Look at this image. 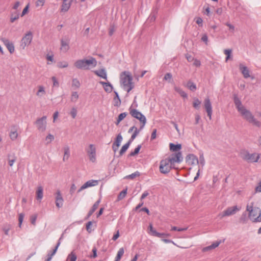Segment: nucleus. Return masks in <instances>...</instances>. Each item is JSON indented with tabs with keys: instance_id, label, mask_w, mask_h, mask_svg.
<instances>
[{
	"instance_id": "obj_1",
	"label": "nucleus",
	"mask_w": 261,
	"mask_h": 261,
	"mask_svg": "<svg viewBox=\"0 0 261 261\" xmlns=\"http://www.w3.org/2000/svg\"><path fill=\"white\" fill-rule=\"evenodd\" d=\"M181 152L178 151L171 156L161 161L159 166L160 172L164 174L168 173L172 168H174L175 163H180L182 161Z\"/></svg>"
},
{
	"instance_id": "obj_2",
	"label": "nucleus",
	"mask_w": 261,
	"mask_h": 261,
	"mask_svg": "<svg viewBox=\"0 0 261 261\" xmlns=\"http://www.w3.org/2000/svg\"><path fill=\"white\" fill-rule=\"evenodd\" d=\"M234 102L237 110L244 119L256 127H260L261 126V122L256 119L252 113L242 105L240 99L237 96L234 97Z\"/></svg>"
},
{
	"instance_id": "obj_3",
	"label": "nucleus",
	"mask_w": 261,
	"mask_h": 261,
	"mask_svg": "<svg viewBox=\"0 0 261 261\" xmlns=\"http://www.w3.org/2000/svg\"><path fill=\"white\" fill-rule=\"evenodd\" d=\"M254 202H252L246 206V211L248 212V217L253 222H261V209L253 206Z\"/></svg>"
},
{
	"instance_id": "obj_4",
	"label": "nucleus",
	"mask_w": 261,
	"mask_h": 261,
	"mask_svg": "<svg viewBox=\"0 0 261 261\" xmlns=\"http://www.w3.org/2000/svg\"><path fill=\"white\" fill-rule=\"evenodd\" d=\"M120 79L121 84L127 92L134 88V86L132 82L133 77L129 72L126 71L122 72L120 74Z\"/></svg>"
},
{
	"instance_id": "obj_5",
	"label": "nucleus",
	"mask_w": 261,
	"mask_h": 261,
	"mask_svg": "<svg viewBox=\"0 0 261 261\" xmlns=\"http://www.w3.org/2000/svg\"><path fill=\"white\" fill-rule=\"evenodd\" d=\"M97 65L95 59L91 58L89 60L82 59L76 61L74 64V66L79 69L88 70L90 67H94Z\"/></svg>"
},
{
	"instance_id": "obj_6",
	"label": "nucleus",
	"mask_w": 261,
	"mask_h": 261,
	"mask_svg": "<svg viewBox=\"0 0 261 261\" xmlns=\"http://www.w3.org/2000/svg\"><path fill=\"white\" fill-rule=\"evenodd\" d=\"M242 158L248 163L257 162L260 158V154L256 153H250L248 151L242 153Z\"/></svg>"
},
{
	"instance_id": "obj_7",
	"label": "nucleus",
	"mask_w": 261,
	"mask_h": 261,
	"mask_svg": "<svg viewBox=\"0 0 261 261\" xmlns=\"http://www.w3.org/2000/svg\"><path fill=\"white\" fill-rule=\"evenodd\" d=\"M85 151L89 157V160L92 163H95L96 161V150L95 145L89 144L85 148Z\"/></svg>"
},
{
	"instance_id": "obj_8",
	"label": "nucleus",
	"mask_w": 261,
	"mask_h": 261,
	"mask_svg": "<svg viewBox=\"0 0 261 261\" xmlns=\"http://www.w3.org/2000/svg\"><path fill=\"white\" fill-rule=\"evenodd\" d=\"M33 39V34L31 31L28 32L22 37L20 41V46L24 49L27 46H29Z\"/></svg>"
},
{
	"instance_id": "obj_9",
	"label": "nucleus",
	"mask_w": 261,
	"mask_h": 261,
	"mask_svg": "<svg viewBox=\"0 0 261 261\" xmlns=\"http://www.w3.org/2000/svg\"><path fill=\"white\" fill-rule=\"evenodd\" d=\"M46 116H44L40 118H38L35 122V124L37 129L41 132H43L46 128Z\"/></svg>"
},
{
	"instance_id": "obj_10",
	"label": "nucleus",
	"mask_w": 261,
	"mask_h": 261,
	"mask_svg": "<svg viewBox=\"0 0 261 261\" xmlns=\"http://www.w3.org/2000/svg\"><path fill=\"white\" fill-rule=\"evenodd\" d=\"M129 114L132 117L138 119L139 121L145 119V116L137 109L133 108V105L128 109Z\"/></svg>"
},
{
	"instance_id": "obj_11",
	"label": "nucleus",
	"mask_w": 261,
	"mask_h": 261,
	"mask_svg": "<svg viewBox=\"0 0 261 261\" xmlns=\"http://www.w3.org/2000/svg\"><path fill=\"white\" fill-rule=\"evenodd\" d=\"M241 207H238L236 205L232 207H229L224 211L220 216H221V218L226 216H229L234 214L237 212L239 211Z\"/></svg>"
},
{
	"instance_id": "obj_12",
	"label": "nucleus",
	"mask_w": 261,
	"mask_h": 261,
	"mask_svg": "<svg viewBox=\"0 0 261 261\" xmlns=\"http://www.w3.org/2000/svg\"><path fill=\"white\" fill-rule=\"evenodd\" d=\"M204 106L207 113V116L209 117V119L211 120L212 119L213 110L212 104L208 98L205 99L204 101Z\"/></svg>"
},
{
	"instance_id": "obj_13",
	"label": "nucleus",
	"mask_w": 261,
	"mask_h": 261,
	"mask_svg": "<svg viewBox=\"0 0 261 261\" xmlns=\"http://www.w3.org/2000/svg\"><path fill=\"white\" fill-rule=\"evenodd\" d=\"M99 181L97 180L91 179L86 182L77 191V193H80L82 190L91 187L97 186L98 184Z\"/></svg>"
},
{
	"instance_id": "obj_14",
	"label": "nucleus",
	"mask_w": 261,
	"mask_h": 261,
	"mask_svg": "<svg viewBox=\"0 0 261 261\" xmlns=\"http://www.w3.org/2000/svg\"><path fill=\"white\" fill-rule=\"evenodd\" d=\"M186 162L189 165H194L198 163V160L195 155L190 154L187 156Z\"/></svg>"
},
{
	"instance_id": "obj_15",
	"label": "nucleus",
	"mask_w": 261,
	"mask_h": 261,
	"mask_svg": "<svg viewBox=\"0 0 261 261\" xmlns=\"http://www.w3.org/2000/svg\"><path fill=\"white\" fill-rule=\"evenodd\" d=\"M57 196L56 198V205L58 207L60 208L63 206V199L62 195L59 191L57 192Z\"/></svg>"
},
{
	"instance_id": "obj_16",
	"label": "nucleus",
	"mask_w": 261,
	"mask_h": 261,
	"mask_svg": "<svg viewBox=\"0 0 261 261\" xmlns=\"http://www.w3.org/2000/svg\"><path fill=\"white\" fill-rule=\"evenodd\" d=\"M239 69L245 79L250 77V72L246 66H244L242 64H240L239 65Z\"/></svg>"
},
{
	"instance_id": "obj_17",
	"label": "nucleus",
	"mask_w": 261,
	"mask_h": 261,
	"mask_svg": "<svg viewBox=\"0 0 261 261\" xmlns=\"http://www.w3.org/2000/svg\"><path fill=\"white\" fill-rule=\"evenodd\" d=\"M69 49V40H61V48L60 49L64 53L67 52Z\"/></svg>"
},
{
	"instance_id": "obj_18",
	"label": "nucleus",
	"mask_w": 261,
	"mask_h": 261,
	"mask_svg": "<svg viewBox=\"0 0 261 261\" xmlns=\"http://www.w3.org/2000/svg\"><path fill=\"white\" fill-rule=\"evenodd\" d=\"M64 151V155L63 158V161L64 162L67 161L70 155V148L69 146L66 145L63 148Z\"/></svg>"
},
{
	"instance_id": "obj_19",
	"label": "nucleus",
	"mask_w": 261,
	"mask_h": 261,
	"mask_svg": "<svg viewBox=\"0 0 261 261\" xmlns=\"http://www.w3.org/2000/svg\"><path fill=\"white\" fill-rule=\"evenodd\" d=\"M220 244V241H216L214 242L212 245L206 246L205 247H204L202 251V252H207L210 250H211L212 249H214L217 247Z\"/></svg>"
},
{
	"instance_id": "obj_20",
	"label": "nucleus",
	"mask_w": 261,
	"mask_h": 261,
	"mask_svg": "<svg viewBox=\"0 0 261 261\" xmlns=\"http://www.w3.org/2000/svg\"><path fill=\"white\" fill-rule=\"evenodd\" d=\"M99 83L103 86V87L106 92L108 93H111L112 91L113 87L110 83H106L100 81Z\"/></svg>"
},
{
	"instance_id": "obj_21",
	"label": "nucleus",
	"mask_w": 261,
	"mask_h": 261,
	"mask_svg": "<svg viewBox=\"0 0 261 261\" xmlns=\"http://www.w3.org/2000/svg\"><path fill=\"white\" fill-rule=\"evenodd\" d=\"M71 6V2L68 0H63V4L61 6V11L67 12L70 8Z\"/></svg>"
},
{
	"instance_id": "obj_22",
	"label": "nucleus",
	"mask_w": 261,
	"mask_h": 261,
	"mask_svg": "<svg viewBox=\"0 0 261 261\" xmlns=\"http://www.w3.org/2000/svg\"><path fill=\"white\" fill-rule=\"evenodd\" d=\"M94 73L98 76L105 80H107V72L105 69H100L99 70H96L94 71Z\"/></svg>"
},
{
	"instance_id": "obj_23",
	"label": "nucleus",
	"mask_w": 261,
	"mask_h": 261,
	"mask_svg": "<svg viewBox=\"0 0 261 261\" xmlns=\"http://www.w3.org/2000/svg\"><path fill=\"white\" fill-rule=\"evenodd\" d=\"M9 137L12 141L15 140L17 139L18 137V133L17 132V129L15 126H14L11 129L9 134Z\"/></svg>"
},
{
	"instance_id": "obj_24",
	"label": "nucleus",
	"mask_w": 261,
	"mask_h": 261,
	"mask_svg": "<svg viewBox=\"0 0 261 261\" xmlns=\"http://www.w3.org/2000/svg\"><path fill=\"white\" fill-rule=\"evenodd\" d=\"M149 229L150 231V233L151 235L157 237L159 238L162 237L163 234H161L160 232H158L153 227L152 225L151 224H149Z\"/></svg>"
},
{
	"instance_id": "obj_25",
	"label": "nucleus",
	"mask_w": 261,
	"mask_h": 261,
	"mask_svg": "<svg viewBox=\"0 0 261 261\" xmlns=\"http://www.w3.org/2000/svg\"><path fill=\"white\" fill-rule=\"evenodd\" d=\"M100 202V200H98L96 202H95V203L92 206V208L89 211V212L88 214L87 218H89L93 214V213L95 212V211L97 208Z\"/></svg>"
},
{
	"instance_id": "obj_26",
	"label": "nucleus",
	"mask_w": 261,
	"mask_h": 261,
	"mask_svg": "<svg viewBox=\"0 0 261 261\" xmlns=\"http://www.w3.org/2000/svg\"><path fill=\"white\" fill-rule=\"evenodd\" d=\"M43 188L41 186H39L37 188L36 191V198L37 200L41 201L43 196Z\"/></svg>"
},
{
	"instance_id": "obj_27",
	"label": "nucleus",
	"mask_w": 261,
	"mask_h": 261,
	"mask_svg": "<svg viewBox=\"0 0 261 261\" xmlns=\"http://www.w3.org/2000/svg\"><path fill=\"white\" fill-rule=\"evenodd\" d=\"M38 90L36 93V95L39 97H42L46 94L45 88L43 86H39L38 87Z\"/></svg>"
},
{
	"instance_id": "obj_28",
	"label": "nucleus",
	"mask_w": 261,
	"mask_h": 261,
	"mask_svg": "<svg viewBox=\"0 0 261 261\" xmlns=\"http://www.w3.org/2000/svg\"><path fill=\"white\" fill-rule=\"evenodd\" d=\"M170 149L172 151H179L181 148V145L180 144H174L172 143H170L169 144Z\"/></svg>"
},
{
	"instance_id": "obj_29",
	"label": "nucleus",
	"mask_w": 261,
	"mask_h": 261,
	"mask_svg": "<svg viewBox=\"0 0 261 261\" xmlns=\"http://www.w3.org/2000/svg\"><path fill=\"white\" fill-rule=\"evenodd\" d=\"M174 89L176 92L179 93L181 97L184 98L187 97V93L184 91H183L182 89L180 87L177 86H174Z\"/></svg>"
},
{
	"instance_id": "obj_30",
	"label": "nucleus",
	"mask_w": 261,
	"mask_h": 261,
	"mask_svg": "<svg viewBox=\"0 0 261 261\" xmlns=\"http://www.w3.org/2000/svg\"><path fill=\"white\" fill-rule=\"evenodd\" d=\"M130 141H128L127 143H126V144H125L121 148V149H120V152H119V154L120 155H122L124 152H126V151L127 150V149L128 148L130 144Z\"/></svg>"
},
{
	"instance_id": "obj_31",
	"label": "nucleus",
	"mask_w": 261,
	"mask_h": 261,
	"mask_svg": "<svg viewBox=\"0 0 261 261\" xmlns=\"http://www.w3.org/2000/svg\"><path fill=\"white\" fill-rule=\"evenodd\" d=\"M127 115V113L126 112H124L118 115L117 121L115 123L116 124L118 125L119 124V123L126 117Z\"/></svg>"
},
{
	"instance_id": "obj_32",
	"label": "nucleus",
	"mask_w": 261,
	"mask_h": 261,
	"mask_svg": "<svg viewBox=\"0 0 261 261\" xmlns=\"http://www.w3.org/2000/svg\"><path fill=\"white\" fill-rule=\"evenodd\" d=\"M77 256L75 253L74 251L71 252L67 257V261H76Z\"/></svg>"
},
{
	"instance_id": "obj_33",
	"label": "nucleus",
	"mask_w": 261,
	"mask_h": 261,
	"mask_svg": "<svg viewBox=\"0 0 261 261\" xmlns=\"http://www.w3.org/2000/svg\"><path fill=\"white\" fill-rule=\"evenodd\" d=\"M124 250L123 248H120L117 252L115 261H119L121 259L123 255L124 254Z\"/></svg>"
},
{
	"instance_id": "obj_34",
	"label": "nucleus",
	"mask_w": 261,
	"mask_h": 261,
	"mask_svg": "<svg viewBox=\"0 0 261 261\" xmlns=\"http://www.w3.org/2000/svg\"><path fill=\"white\" fill-rule=\"evenodd\" d=\"M186 86L192 91H195L196 90V85L190 81L188 82Z\"/></svg>"
},
{
	"instance_id": "obj_35",
	"label": "nucleus",
	"mask_w": 261,
	"mask_h": 261,
	"mask_svg": "<svg viewBox=\"0 0 261 261\" xmlns=\"http://www.w3.org/2000/svg\"><path fill=\"white\" fill-rule=\"evenodd\" d=\"M114 93L115 94V97L114 98V100L115 102L114 106L118 107L120 105L121 100H120V99L119 98V95H118V93H117V92L114 91Z\"/></svg>"
},
{
	"instance_id": "obj_36",
	"label": "nucleus",
	"mask_w": 261,
	"mask_h": 261,
	"mask_svg": "<svg viewBox=\"0 0 261 261\" xmlns=\"http://www.w3.org/2000/svg\"><path fill=\"white\" fill-rule=\"evenodd\" d=\"M16 157L14 154L8 155V163L10 166L12 167L16 161Z\"/></svg>"
},
{
	"instance_id": "obj_37",
	"label": "nucleus",
	"mask_w": 261,
	"mask_h": 261,
	"mask_svg": "<svg viewBox=\"0 0 261 261\" xmlns=\"http://www.w3.org/2000/svg\"><path fill=\"white\" fill-rule=\"evenodd\" d=\"M11 228V226L10 224L6 223L4 224L2 227L3 230L4 231L5 234L7 236L9 234V231Z\"/></svg>"
},
{
	"instance_id": "obj_38",
	"label": "nucleus",
	"mask_w": 261,
	"mask_h": 261,
	"mask_svg": "<svg viewBox=\"0 0 261 261\" xmlns=\"http://www.w3.org/2000/svg\"><path fill=\"white\" fill-rule=\"evenodd\" d=\"M127 194V188L122 190L118 195L117 200L119 201L124 198Z\"/></svg>"
},
{
	"instance_id": "obj_39",
	"label": "nucleus",
	"mask_w": 261,
	"mask_h": 261,
	"mask_svg": "<svg viewBox=\"0 0 261 261\" xmlns=\"http://www.w3.org/2000/svg\"><path fill=\"white\" fill-rule=\"evenodd\" d=\"M57 248H55L53 251L51 252H49L47 254V258L45 259V261H50L52 258V257L56 254L57 251Z\"/></svg>"
},
{
	"instance_id": "obj_40",
	"label": "nucleus",
	"mask_w": 261,
	"mask_h": 261,
	"mask_svg": "<svg viewBox=\"0 0 261 261\" xmlns=\"http://www.w3.org/2000/svg\"><path fill=\"white\" fill-rule=\"evenodd\" d=\"M54 139V136L53 135L49 134L45 138L46 144L48 145L50 144Z\"/></svg>"
},
{
	"instance_id": "obj_41",
	"label": "nucleus",
	"mask_w": 261,
	"mask_h": 261,
	"mask_svg": "<svg viewBox=\"0 0 261 261\" xmlns=\"http://www.w3.org/2000/svg\"><path fill=\"white\" fill-rule=\"evenodd\" d=\"M81 86L80 82L77 79H73L72 81V86L75 89H78Z\"/></svg>"
},
{
	"instance_id": "obj_42",
	"label": "nucleus",
	"mask_w": 261,
	"mask_h": 261,
	"mask_svg": "<svg viewBox=\"0 0 261 261\" xmlns=\"http://www.w3.org/2000/svg\"><path fill=\"white\" fill-rule=\"evenodd\" d=\"M19 14L18 12L12 13L11 15V17H10V21L11 22H14L15 20H16L17 19H18L19 18Z\"/></svg>"
},
{
	"instance_id": "obj_43",
	"label": "nucleus",
	"mask_w": 261,
	"mask_h": 261,
	"mask_svg": "<svg viewBox=\"0 0 261 261\" xmlns=\"http://www.w3.org/2000/svg\"><path fill=\"white\" fill-rule=\"evenodd\" d=\"M122 137L120 134H118L116 138L115 141L114 142L113 144H115L118 146H120L121 142L122 141Z\"/></svg>"
},
{
	"instance_id": "obj_44",
	"label": "nucleus",
	"mask_w": 261,
	"mask_h": 261,
	"mask_svg": "<svg viewBox=\"0 0 261 261\" xmlns=\"http://www.w3.org/2000/svg\"><path fill=\"white\" fill-rule=\"evenodd\" d=\"M79 97L77 92H72L71 95V101L73 102H76Z\"/></svg>"
},
{
	"instance_id": "obj_45",
	"label": "nucleus",
	"mask_w": 261,
	"mask_h": 261,
	"mask_svg": "<svg viewBox=\"0 0 261 261\" xmlns=\"http://www.w3.org/2000/svg\"><path fill=\"white\" fill-rule=\"evenodd\" d=\"M164 80L168 81V83H172L173 80L172 74L170 73H166L164 77Z\"/></svg>"
},
{
	"instance_id": "obj_46",
	"label": "nucleus",
	"mask_w": 261,
	"mask_h": 261,
	"mask_svg": "<svg viewBox=\"0 0 261 261\" xmlns=\"http://www.w3.org/2000/svg\"><path fill=\"white\" fill-rule=\"evenodd\" d=\"M139 133L140 130H139L137 128H136V130H134V133L132 135L131 138L128 141H130V143H132V142L136 138Z\"/></svg>"
},
{
	"instance_id": "obj_47",
	"label": "nucleus",
	"mask_w": 261,
	"mask_h": 261,
	"mask_svg": "<svg viewBox=\"0 0 261 261\" xmlns=\"http://www.w3.org/2000/svg\"><path fill=\"white\" fill-rule=\"evenodd\" d=\"M141 148V145H138L137 146V147L135 149L134 151L131 152L129 153V155L130 156H135L136 154H137L139 153Z\"/></svg>"
},
{
	"instance_id": "obj_48",
	"label": "nucleus",
	"mask_w": 261,
	"mask_h": 261,
	"mask_svg": "<svg viewBox=\"0 0 261 261\" xmlns=\"http://www.w3.org/2000/svg\"><path fill=\"white\" fill-rule=\"evenodd\" d=\"M57 66L59 68H66L68 66V62L66 61L64 62H59L57 64Z\"/></svg>"
},
{
	"instance_id": "obj_49",
	"label": "nucleus",
	"mask_w": 261,
	"mask_h": 261,
	"mask_svg": "<svg viewBox=\"0 0 261 261\" xmlns=\"http://www.w3.org/2000/svg\"><path fill=\"white\" fill-rule=\"evenodd\" d=\"M77 111L76 108L73 107L71 109V111L70 112V114L72 118L74 119L77 115Z\"/></svg>"
},
{
	"instance_id": "obj_50",
	"label": "nucleus",
	"mask_w": 261,
	"mask_h": 261,
	"mask_svg": "<svg viewBox=\"0 0 261 261\" xmlns=\"http://www.w3.org/2000/svg\"><path fill=\"white\" fill-rule=\"evenodd\" d=\"M201 103V101L198 98H194L193 102V107L196 109H198L199 108V106Z\"/></svg>"
},
{
	"instance_id": "obj_51",
	"label": "nucleus",
	"mask_w": 261,
	"mask_h": 261,
	"mask_svg": "<svg viewBox=\"0 0 261 261\" xmlns=\"http://www.w3.org/2000/svg\"><path fill=\"white\" fill-rule=\"evenodd\" d=\"M140 176V173L138 171H136L129 175L125 177L126 178L133 179L137 176Z\"/></svg>"
},
{
	"instance_id": "obj_52",
	"label": "nucleus",
	"mask_w": 261,
	"mask_h": 261,
	"mask_svg": "<svg viewBox=\"0 0 261 261\" xmlns=\"http://www.w3.org/2000/svg\"><path fill=\"white\" fill-rule=\"evenodd\" d=\"M24 217V215L23 213H20V214H19V217H18L19 224H18V225H19V227H21V224H22V223L23 222Z\"/></svg>"
},
{
	"instance_id": "obj_53",
	"label": "nucleus",
	"mask_w": 261,
	"mask_h": 261,
	"mask_svg": "<svg viewBox=\"0 0 261 261\" xmlns=\"http://www.w3.org/2000/svg\"><path fill=\"white\" fill-rule=\"evenodd\" d=\"M6 47L11 54L14 53L15 49L14 44L12 42L10 43L9 45H7Z\"/></svg>"
},
{
	"instance_id": "obj_54",
	"label": "nucleus",
	"mask_w": 261,
	"mask_h": 261,
	"mask_svg": "<svg viewBox=\"0 0 261 261\" xmlns=\"http://www.w3.org/2000/svg\"><path fill=\"white\" fill-rule=\"evenodd\" d=\"M232 50L231 49H225L224 54L227 56L226 58V61H227L230 58Z\"/></svg>"
},
{
	"instance_id": "obj_55",
	"label": "nucleus",
	"mask_w": 261,
	"mask_h": 261,
	"mask_svg": "<svg viewBox=\"0 0 261 261\" xmlns=\"http://www.w3.org/2000/svg\"><path fill=\"white\" fill-rule=\"evenodd\" d=\"M188 229L187 227L186 228H178L176 226H172L171 228V230L173 231H182L186 230Z\"/></svg>"
},
{
	"instance_id": "obj_56",
	"label": "nucleus",
	"mask_w": 261,
	"mask_h": 261,
	"mask_svg": "<svg viewBox=\"0 0 261 261\" xmlns=\"http://www.w3.org/2000/svg\"><path fill=\"white\" fill-rule=\"evenodd\" d=\"M225 24L229 28L231 32L233 33L234 32L235 27L233 25L230 24L229 22H226L225 23Z\"/></svg>"
},
{
	"instance_id": "obj_57",
	"label": "nucleus",
	"mask_w": 261,
	"mask_h": 261,
	"mask_svg": "<svg viewBox=\"0 0 261 261\" xmlns=\"http://www.w3.org/2000/svg\"><path fill=\"white\" fill-rule=\"evenodd\" d=\"M141 123V126L140 127L139 129H138L139 130H141L145 126V124H146V119H144L143 120H141L140 121Z\"/></svg>"
},
{
	"instance_id": "obj_58",
	"label": "nucleus",
	"mask_w": 261,
	"mask_h": 261,
	"mask_svg": "<svg viewBox=\"0 0 261 261\" xmlns=\"http://www.w3.org/2000/svg\"><path fill=\"white\" fill-rule=\"evenodd\" d=\"M45 0H37L36 2V6L37 7L43 6L44 4Z\"/></svg>"
},
{
	"instance_id": "obj_59",
	"label": "nucleus",
	"mask_w": 261,
	"mask_h": 261,
	"mask_svg": "<svg viewBox=\"0 0 261 261\" xmlns=\"http://www.w3.org/2000/svg\"><path fill=\"white\" fill-rule=\"evenodd\" d=\"M76 187L75 185V184H72L71 186L70 189V194L71 195L73 194L74 193V192L76 190Z\"/></svg>"
},
{
	"instance_id": "obj_60",
	"label": "nucleus",
	"mask_w": 261,
	"mask_h": 261,
	"mask_svg": "<svg viewBox=\"0 0 261 261\" xmlns=\"http://www.w3.org/2000/svg\"><path fill=\"white\" fill-rule=\"evenodd\" d=\"M2 41L6 46L12 43L7 38H2Z\"/></svg>"
},
{
	"instance_id": "obj_61",
	"label": "nucleus",
	"mask_w": 261,
	"mask_h": 261,
	"mask_svg": "<svg viewBox=\"0 0 261 261\" xmlns=\"http://www.w3.org/2000/svg\"><path fill=\"white\" fill-rule=\"evenodd\" d=\"M37 217V215H34L31 216V223L32 224L35 225Z\"/></svg>"
},
{
	"instance_id": "obj_62",
	"label": "nucleus",
	"mask_w": 261,
	"mask_h": 261,
	"mask_svg": "<svg viewBox=\"0 0 261 261\" xmlns=\"http://www.w3.org/2000/svg\"><path fill=\"white\" fill-rule=\"evenodd\" d=\"M52 81L53 82V86L55 87H58L59 86V82L57 80V79L56 78V77L53 76L52 77Z\"/></svg>"
},
{
	"instance_id": "obj_63",
	"label": "nucleus",
	"mask_w": 261,
	"mask_h": 261,
	"mask_svg": "<svg viewBox=\"0 0 261 261\" xmlns=\"http://www.w3.org/2000/svg\"><path fill=\"white\" fill-rule=\"evenodd\" d=\"M92 223L91 221L88 222L86 225V229L89 232H91V226H92Z\"/></svg>"
},
{
	"instance_id": "obj_64",
	"label": "nucleus",
	"mask_w": 261,
	"mask_h": 261,
	"mask_svg": "<svg viewBox=\"0 0 261 261\" xmlns=\"http://www.w3.org/2000/svg\"><path fill=\"white\" fill-rule=\"evenodd\" d=\"M186 58L189 62H192L194 60V58L189 54H186Z\"/></svg>"
}]
</instances>
